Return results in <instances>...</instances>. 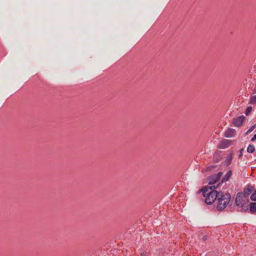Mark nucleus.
<instances>
[{"label":"nucleus","instance_id":"19","mask_svg":"<svg viewBox=\"0 0 256 256\" xmlns=\"http://www.w3.org/2000/svg\"><path fill=\"white\" fill-rule=\"evenodd\" d=\"M254 93H256V86H255V88H254Z\"/></svg>","mask_w":256,"mask_h":256},{"label":"nucleus","instance_id":"17","mask_svg":"<svg viewBox=\"0 0 256 256\" xmlns=\"http://www.w3.org/2000/svg\"><path fill=\"white\" fill-rule=\"evenodd\" d=\"M244 150V149L242 148L240 150V154H239V158H240L242 156V152Z\"/></svg>","mask_w":256,"mask_h":256},{"label":"nucleus","instance_id":"14","mask_svg":"<svg viewBox=\"0 0 256 256\" xmlns=\"http://www.w3.org/2000/svg\"><path fill=\"white\" fill-rule=\"evenodd\" d=\"M250 199H251V200H254V201L256 200V192L252 194V196H250Z\"/></svg>","mask_w":256,"mask_h":256},{"label":"nucleus","instance_id":"5","mask_svg":"<svg viewBox=\"0 0 256 256\" xmlns=\"http://www.w3.org/2000/svg\"><path fill=\"white\" fill-rule=\"evenodd\" d=\"M232 141L228 140H222L218 144V147L220 149H224L228 148L232 144Z\"/></svg>","mask_w":256,"mask_h":256},{"label":"nucleus","instance_id":"4","mask_svg":"<svg viewBox=\"0 0 256 256\" xmlns=\"http://www.w3.org/2000/svg\"><path fill=\"white\" fill-rule=\"evenodd\" d=\"M223 173L222 172H219L216 174H214L213 176H210L208 178V184L210 185H212L215 184L218 182L219 181L220 178L222 176Z\"/></svg>","mask_w":256,"mask_h":256},{"label":"nucleus","instance_id":"3","mask_svg":"<svg viewBox=\"0 0 256 256\" xmlns=\"http://www.w3.org/2000/svg\"><path fill=\"white\" fill-rule=\"evenodd\" d=\"M230 195L228 193L224 194V192L219 191V194L217 198L218 204L217 205V208L219 210L224 209L228 204L230 202Z\"/></svg>","mask_w":256,"mask_h":256},{"label":"nucleus","instance_id":"7","mask_svg":"<svg viewBox=\"0 0 256 256\" xmlns=\"http://www.w3.org/2000/svg\"><path fill=\"white\" fill-rule=\"evenodd\" d=\"M236 134V132L234 129L229 128L224 132V136L226 138H232L235 136Z\"/></svg>","mask_w":256,"mask_h":256},{"label":"nucleus","instance_id":"11","mask_svg":"<svg viewBox=\"0 0 256 256\" xmlns=\"http://www.w3.org/2000/svg\"><path fill=\"white\" fill-rule=\"evenodd\" d=\"M255 150V147L252 144H250L247 148V152L250 153L253 152Z\"/></svg>","mask_w":256,"mask_h":256},{"label":"nucleus","instance_id":"1","mask_svg":"<svg viewBox=\"0 0 256 256\" xmlns=\"http://www.w3.org/2000/svg\"><path fill=\"white\" fill-rule=\"evenodd\" d=\"M220 183H218L216 186H211L204 188L202 190L203 196L205 198V202L207 204H212L216 199L219 194L218 188Z\"/></svg>","mask_w":256,"mask_h":256},{"label":"nucleus","instance_id":"15","mask_svg":"<svg viewBox=\"0 0 256 256\" xmlns=\"http://www.w3.org/2000/svg\"><path fill=\"white\" fill-rule=\"evenodd\" d=\"M232 160V154H230L226 158V160L230 164Z\"/></svg>","mask_w":256,"mask_h":256},{"label":"nucleus","instance_id":"12","mask_svg":"<svg viewBox=\"0 0 256 256\" xmlns=\"http://www.w3.org/2000/svg\"><path fill=\"white\" fill-rule=\"evenodd\" d=\"M249 102L252 104H256V95L250 98Z\"/></svg>","mask_w":256,"mask_h":256},{"label":"nucleus","instance_id":"2","mask_svg":"<svg viewBox=\"0 0 256 256\" xmlns=\"http://www.w3.org/2000/svg\"><path fill=\"white\" fill-rule=\"evenodd\" d=\"M250 200L247 197L244 196L242 193H238L236 198V204L239 211L246 212L248 210Z\"/></svg>","mask_w":256,"mask_h":256},{"label":"nucleus","instance_id":"6","mask_svg":"<svg viewBox=\"0 0 256 256\" xmlns=\"http://www.w3.org/2000/svg\"><path fill=\"white\" fill-rule=\"evenodd\" d=\"M245 120L244 116H240L233 120L232 124L236 127H239L242 125Z\"/></svg>","mask_w":256,"mask_h":256},{"label":"nucleus","instance_id":"8","mask_svg":"<svg viewBox=\"0 0 256 256\" xmlns=\"http://www.w3.org/2000/svg\"><path fill=\"white\" fill-rule=\"evenodd\" d=\"M232 171L231 170H228V172L226 173V174L222 178V180H221V182L220 183V184H222V183L228 181V180L230 177V176H232Z\"/></svg>","mask_w":256,"mask_h":256},{"label":"nucleus","instance_id":"13","mask_svg":"<svg viewBox=\"0 0 256 256\" xmlns=\"http://www.w3.org/2000/svg\"><path fill=\"white\" fill-rule=\"evenodd\" d=\"M252 110V108L251 106H248L247 108L246 111L245 112V114L248 116L251 112Z\"/></svg>","mask_w":256,"mask_h":256},{"label":"nucleus","instance_id":"10","mask_svg":"<svg viewBox=\"0 0 256 256\" xmlns=\"http://www.w3.org/2000/svg\"><path fill=\"white\" fill-rule=\"evenodd\" d=\"M248 208H250V210L252 212H256V202L250 203L248 205Z\"/></svg>","mask_w":256,"mask_h":256},{"label":"nucleus","instance_id":"18","mask_svg":"<svg viewBox=\"0 0 256 256\" xmlns=\"http://www.w3.org/2000/svg\"><path fill=\"white\" fill-rule=\"evenodd\" d=\"M256 140V134L252 138L251 141L254 142Z\"/></svg>","mask_w":256,"mask_h":256},{"label":"nucleus","instance_id":"9","mask_svg":"<svg viewBox=\"0 0 256 256\" xmlns=\"http://www.w3.org/2000/svg\"><path fill=\"white\" fill-rule=\"evenodd\" d=\"M252 192V190L250 188H245L243 192H240L239 193H242L243 194L244 196L247 197V198H249V196Z\"/></svg>","mask_w":256,"mask_h":256},{"label":"nucleus","instance_id":"16","mask_svg":"<svg viewBox=\"0 0 256 256\" xmlns=\"http://www.w3.org/2000/svg\"><path fill=\"white\" fill-rule=\"evenodd\" d=\"M256 127V125H253L246 132V134H248L250 132H252Z\"/></svg>","mask_w":256,"mask_h":256}]
</instances>
